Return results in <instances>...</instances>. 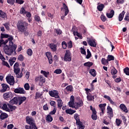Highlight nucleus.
<instances>
[{"label":"nucleus","mask_w":129,"mask_h":129,"mask_svg":"<svg viewBox=\"0 0 129 129\" xmlns=\"http://www.w3.org/2000/svg\"><path fill=\"white\" fill-rule=\"evenodd\" d=\"M9 115L6 113H2L0 115V118L2 120L6 119V118H8Z\"/></svg>","instance_id":"393cba45"},{"label":"nucleus","mask_w":129,"mask_h":129,"mask_svg":"<svg viewBox=\"0 0 129 129\" xmlns=\"http://www.w3.org/2000/svg\"><path fill=\"white\" fill-rule=\"evenodd\" d=\"M101 63L103 65H106V64H107V63H108V60L107 59V60L105 59V58H102L101 59Z\"/></svg>","instance_id":"8fccbe9b"},{"label":"nucleus","mask_w":129,"mask_h":129,"mask_svg":"<svg viewBox=\"0 0 129 129\" xmlns=\"http://www.w3.org/2000/svg\"><path fill=\"white\" fill-rule=\"evenodd\" d=\"M1 86L2 87V89L1 90V92H2V93L4 92H6V91L10 90V87L7 84L3 83L1 85Z\"/></svg>","instance_id":"9b49d317"},{"label":"nucleus","mask_w":129,"mask_h":129,"mask_svg":"<svg viewBox=\"0 0 129 129\" xmlns=\"http://www.w3.org/2000/svg\"><path fill=\"white\" fill-rule=\"evenodd\" d=\"M123 72L126 75L129 76V68L128 67L125 68L123 69Z\"/></svg>","instance_id":"4d7b16f0"},{"label":"nucleus","mask_w":129,"mask_h":129,"mask_svg":"<svg viewBox=\"0 0 129 129\" xmlns=\"http://www.w3.org/2000/svg\"><path fill=\"white\" fill-rule=\"evenodd\" d=\"M7 105L9 108H10L9 109H10L11 111H14V110H15L16 108H17V107L16 106L12 105L9 103L7 104Z\"/></svg>","instance_id":"7c9ffc66"},{"label":"nucleus","mask_w":129,"mask_h":129,"mask_svg":"<svg viewBox=\"0 0 129 129\" xmlns=\"http://www.w3.org/2000/svg\"><path fill=\"white\" fill-rule=\"evenodd\" d=\"M119 107L121 110H123L124 112H125L126 113H127L128 112V110H127V108H126V106H125V105L124 104H121L119 106Z\"/></svg>","instance_id":"6ab92c4d"},{"label":"nucleus","mask_w":129,"mask_h":129,"mask_svg":"<svg viewBox=\"0 0 129 129\" xmlns=\"http://www.w3.org/2000/svg\"><path fill=\"white\" fill-rule=\"evenodd\" d=\"M124 14H125V12H124V11H123L119 15L118 17V20L119 22H121L122 20H123V17H124Z\"/></svg>","instance_id":"aec40b11"},{"label":"nucleus","mask_w":129,"mask_h":129,"mask_svg":"<svg viewBox=\"0 0 129 129\" xmlns=\"http://www.w3.org/2000/svg\"><path fill=\"white\" fill-rule=\"evenodd\" d=\"M74 117L75 119L76 120V124L77 123H79L80 122H81V121H80V119H79V115H78V114L77 113L75 114Z\"/></svg>","instance_id":"cd10ccee"},{"label":"nucleus","mask_w":129,"mask_h":129,"mask_svg":"<svg viewBox=\"0 0 129 129\" xmlns=\"http://www.w3.org/2000/svg\"><path fill=\"white\" fill-rule=\"evenodd\" d=\"M67 46L68 49H71V48L73 47V45L72 44V41H70L69 42H68L67 43Z\"/></svg>","instance_id":"864d4df0"},{"label":"nucleus","mask_w":129,"mask_h":129,"mask_svg":"<svg viewBox=\"0 0 129 129\" xmlns=\"http://www.w3.org/2000/svg\"><path fill=\"white\" fill-rule=\"evenodd\" d=\"M3 26H4L7 30V31H10V23L9 22L5 23L3 24Z\"/></svg>","instance_id":"c03bdc74"},{"label":"nucleus","mask_w":129,"mask_h":129,"mask_svg":"<svg viewBox=\"0 0 129 129\" xmlns=\"http://www.w3.org/2000/svg\"><path fill=\"white\" fill-rule=\"evenodd\" d=\"M2 109L6 111H10V110H11L10 108L8 107V105L6 103H3Z\"/></svg>","instance_id":"c756f323"},{"label":"nucleus","mask_w":129,"mask_h":129,"mask_svg":"<svg viewBox=\"0 0 129 129\" xmlns=\"http://www.w3.org/2000/svg\"><path fill=\"white\" fill-rule=\"evenodd\" d=\"M26 17L29 23H31L32 22V14H31V13L27 12Z\"/></svg>","instance_id":"b1692460"},{"label":"nucleus","mask_w":129,"mask_h":129,"mask_svg":"<svg viewBox=\"0 0 129 129\" xmlns=\"http://www.w3.org/2000/svg\"><path fill=\"white\" fill-rule=\"evenodd\" d=\"M103 9H104V5L103 4H100L97 6V9L99 12H102Z\"/></svg>","instance_id":"2f4dec72"},{"label":"nucleus","mask_w":129,"mask_h":129,"mask_svg":"<svg viewBox=\"0 0 129 129\" xmlns=\"http://www.w3.org/2000/svg\"><path fill=\"white\" fill-rule=\"evenodd\" d=\"M9 40V45H6L4 47V51L8 56H11L14 53V51H16L17 49V45L14 44L13 42V40H14V37L13 36H10L9 38H8Z\"/></svg>","instance_id":"f257e3e1"},{"label":"nucleus","mask_w":129,"mask_h":129,"mask_svg":"<svg viewBox=\"0 0 129 129\" xmlns=\"http://www.w3.org/2000/svg\"><path fill=\"white\" fill-rule=\"evenodd\" d=\"M72 31L73 32L74 36H75V35H76V36L77 37H79L81 35V34H80V33H78V32H76L75 30L74 29V27H73L72 29Z\"/></svg>","instance_id":"58836bf2"},{"label":"nucleus","mask_w":129,"mask_h":129,"mask_svg":"<svg viewBox=\"0 0 129 129\" xmlns=\"http://www.w3.org/2000/svg\"><path fill=\"white\" fill-rule=\"evenodd\" d=\"M61 45L62 49H67V43H66L65 41L62 42Z\"/></svg>","instance_id":"603ef678"},{"label":"nucleus","mask_w":129,"mask_h":129,"mask_svg":"<svg viewBox=\"0 0 129 129\" xmlns=\"http://www.w3.org/2000/svg\"><path fill=\"white\" fill-rule=\"evenodd\" d=\"M45 81H46V80H45V78H44V77H43V76L40 75V80H39L40 83H41V84H43L45 83Z\"/></svg>","instance_id":"79ce46f5"},{"label":"nucleus","mask_w":129,"mask_h":129,"mask_svg":"<svg viewBox=\"0 0 129 129\" xmlns=\"http://www.w3.org/2000/svg\"><path fill=\"white\" fill-rule=\"evenodd\" d=\"M0 47H4V48L6 47V43H5V40L2 39V38H1L0 40Z\"/></svg>","instance_id":"37998d69"},{"label":"nucleus","mask_w":129,"mask_h":129,"mask_svg":"<svg viewBox=\"0 0 129 129\" xmlns=\"http://www.w3.org/2000/svg\"><path fill=\"white\" fill-rule=\"evenodd\" d=\"M10 37H13V36L10 35L9 34H7L1 33V39H4V38H9Z\"/></svg>","instance_id":"c9c22d12"},{"label":"nucleus","mask_w":129,"mask_h":129,"mask_svg":"<svg viewBox=\"0 0 129 129\" xmlns=\"http://www.w3.org/2000/svg\"><path fill=\"white\" fill-rule=\"evenodd\" d=\"M100 18H101V20L102 22H105V21H106V17L103 14H102L101 15Z\"/></svg>","instance_id":"338daca9"},{"label":"nucleus","mask_w":129,"mask_h":129,"mask_svg":"<svg viewBox=\"0 0 129 129\" xmlns=\"http://www.w3.org/2000/svg\"><path fill=\"white\" fill-rule=\"evenodd\" d=\"M14 92L15 93H19V94H25L26 93V91L23 88H17L14 90Z\"/></svg>","instance_id":"4468645a"},{"label":"nucleus","mask_w":129,"mask_h":129,"mask_svg":"<svg viewBox=\"0 0 129 129\" xmlns=\"http://www.w3.org/2000/svg\"><path fill=\"white\" fill-rule=\"evenodd\" d=\"M107 113L109 117H113V111L112 110V108L109 106H107Z\"/></svg>","instance_id":"ddd939ff"},{"label":"nucleus","mask_w":129,"mask_h":129,"mask_svg":"<svg viewBox=\"0 0 129 129\" xmlns=\"http://www.w3.org/2000/svg\"><path fill=\"white\" fill-rule=\"evenodd\" d=\"M92 118L93 120H96L97 119V115H96V112H94L92 114Z\"/></svg>","instance_id":"a19ab883"},{"label":"nucleus","mask_w":129,"mask_h":129,"mask_svg":"<svg viewBox=\"0 0 129 129\" xmlns=\"http://www.w3.org/2000/svg\"><path fill=\"white\" fill-rule=\"evenodd\" d=\"M66 90L68 92H72V91H73V87L72 85L68 86L66 88Z\"/></svg>","instance_id":"f704fd0d"},{"label":"nucleus","mask_w":129,"mask_h":129,"mask_svg":"<svg viewBox=\"0 0 129 129\" xmlns=\"http://www.w3.org/2000/svg\"><path fill=\"white\" fill-rule=\"evenodd\" d=\"M28 26H29V24L26 22H21L17 25V28L20 32L24 33L28 30Z\"/></svg>","instance_id":"7ed1b4c3"},{"label":"nucleus","mask_w":129,"mask_h":129,"mask_svg":"<svg viewBox=\"0 0 129 129\" xmlns=\"http://www.w3.org/2000/svg\"><path fill=\"white\" fill-rule=\"evenodd\" d=\"M27 54L28 56H32L33 55V50L31 48H29L27 51Z\"/></svg>","instance_id":"5fc2aeb1"},{"label":"nucleus","mask_w":129,"mask_h":129,"mask_svg":"<svg viewBox=\"0 0 129 129\" xmlns=\"http://www.w3.org/2000/svg\"><path fill=\"white\" fill-rule=\"evenodd\" d=\"M2 64L4 66H6V67H8V68H10V64H9V63H8V62L5 61V60H2Z\"/></svg>","instance_id":"13d9d810"},{"label":"nucleus","mask_w":129,"mask_h":129,"mask_svg":"<svg viewBox=\"0 0 129 129\" xmlns=\"http://www.w3.org/2000/svg\"><path fill=\"white\" fill-rule=\"evenodd\" d=\"M74 102L70 101L69 102V105L70 107H72V108H75V105H74Z\"/></svg>","instance_id":"09e8293b"},{"label":"nucleus","mask_w":129,"mask_h":129,"mask_svg":"<svg viewBox=\"0 0 129 129\" xmlns=\"http://www.w3.org/2000/svg\"><path fill=\"white\" fill-rule=\"evenodd\" d=\"M88 44L91 47H96V42H95V39L93 38H87Z\"/></svg>","instance_id":"1a4fd4ad"},{"label":"nucleus","mask_w":129,"mask_h":129,"mask_svg":"<svg viewBox=\"0 0 129 129\" xmlns=\"http://www.w3.org/2000/svg\"><path fill=\"white\" fill-rule=\"evenodd\" d=\"M56 111H57V108L54 107L53 110L50 112L49 114L53 115V114H55L56 113Z\"/></svg>","instance_id":"0e129e2a"},{"label":"nucleus","mask_w":129,"mask_h":129,"mask_svg":"<svg viewBox=\"0 0 129 129\" xmlns=\"http://www.w3.org/2000/svg\"><path fill=\"white\" fill-rule=\"evenodd\" d=\"M13 97H14V94L11 92H6L3 94V98H4L5 100H10V99H12Z\"/></svg>","instance_id":"0eeeda50"},{"label":"nucleus","mask_w":129,"mask_h":129,"mask_svg":"<svg viewBox=\"0 0 129 129\" xmlns=\"http://www.w3.org/2000/svg\"><path fill=\"white\" fill-rule=\"evenodd\" d=\"M77 125H78L79 129H84L85 127V126L82 124V122H80V123H78Z\"/></svg>","instance_id":"4c0bfd02"},{"label":"nucleus","mask_w":129,"mask_h":129,"mask_svg":"<svg viewBox=\"0 0 129 129\" xmlns=\"http://www.w3.org/2000/svg\"><path fill=\"white\" fill-rule=\"evenodd\" d=\"M106 16L108 19H111L114 16V11L111 10L110 13H106Z\"/></svg>","instance_id":"5701e85b"},{"label":"nucleus","mask_w":129,"mask_h":129,"mask_svg":"<svg viewBox=\"0 0 129 129\" xmlns=\"http://www.w3.org/2000/svg\"><path fill=\"white\" fill-rule=\"evenodd\" d=\"M87 55H86V58L87 59H89V58L91 57V52H90V51L88 49L87 50Z\"/></svg>","instance_id":"6e6d98bb"},{"label":"nucleus","mask_w":129,"mask_h":129,"mask_svg":"<svg viewBox=\"0 0 129 129\" xmlns=\"http://www.w3.org/2000/svg\"><path fill=\"white\" fill-rule=\"evenodd\" d=\"M20 71H21V69L19 68L14 69V72L16 75L17 78H22L23 77V73H20Z\"/></svg>","instance_id":"f8f14e48"},{"label":"nucleus","mask_w":129,"mask_h":129,"mask_svg":"<svg viewBox=\"0 0 129 129\" xmlns=\"http://www.w3.org/2000/svg\"><path fill=\"white\" fill-rule=\"evenodd\" d=\"M40 73L41 74H43L46 78H48V76L50 75V72H46L45 71L41 70L40 72Z\"/></svg>","instance_id":"c85d7f7f"},{"label":"nucleus","mask_w":129,"mask_h":129,"mask_svg":"<svg viewBox=\"0 0 129 129\" xmlns=\"http://www.w3.org/2000/svg\"><path fill=\"white\" fill-rule=\"evenodd\" d=\"M63 9L64 10V17H66L68 13H69V9H68V7L66 6V4H63Z\"/></svg>","instance_id":"412c9836"},{"label":"nucleus","mask_w":129,"mask_h":129,"mask_svg":"<svg viewBox=\"0 0 129 129\" xmlns=\"http://www.w3.org/2000/svg\"><path fill=\"white\" fill-rule=\"evenodd\" d=\"M124 21H126L127 22H129V13H127L125 15V16L124 18Z\"/></svg>","instance_id":"69168bd1"},{"label":"nucleus","mask_w":129,"mask_h":129,"mask_svg":"<svg viewBox=\"0 0 129 129\" xmlns=\"http://www.w3.org/2000/svg\"><path fill=\"white\" fill-rule=\"evenodd\" d=\"M63 60L66 61V62H71L72 60V55L69 50H67L66 51Z\"/></svg>","instance_id":"20e7f679"},{"label":"nucleus","mask_w":129,"mask_h":129,"mask_svg":"<svg viewBox=\"0 0 129 129\" xmlns=\"http://www.w3.org/2000/svg\"><path fill=\"white\" fill-rule=\"evenodd\" d=\"M115 122H116V125H117V126H119V125L121 124V122H122V121L118 118H116L115 120Z\"/></svg>","instance_id":"e433bc0d"},{"label":"nucleus","mask_w":129,"mask_h":129,"mask_svg":"<svg viewBox=\"0 0 129 129\" xmlns=\"http://www.w3.org/2000/svg\"><path fill=\"white\" fill-rule=\"evenodd\" d=\"M83 106V101L82 100H80L79 102L75 103V109H78L79 107Z\"/></svg>","instance_id":"f3484780"},{"label":"nucleus","mask_w":129,"mask_h":129,"mask_svg":"<svg viewBox=\"0 0 129 129\" xmlns=\"http://www.w3.org/2000/svg\"><path fill=\"white\" fill-rule=\"evenodd\" d=\"M54 73H56V74H61V73H62V70L56 69L54 71Z\"/></svg>","instance_id":"680f3d73"},{"label":"nucleus","mask_w":129,"mask_h":129,"mask_svg":"<svg viewBox=\"0 0 129 129\" xmlns=\"http://www.w3.org/2000/svg\"><path fill=\"white\" fill-rule=\"evenodd\" d=\"M26 99H27L26 97H15L10 101L9 103L12 105H14V104L21 105Z\"/></svg>","instance_id":"f03ea898"},{"label":"nucleus","mask_w":129,"mask_h":129,"mask_svg":"<svg viewBox=\"0 0 129 129\" xmlns=\"http://www.w3.org/2000/svg\"><path fill=\"white\" fill-rule=\"evenodd\" d=\"M49 94L51 97H54V98H59V93L56 90L49 91Z\"/></svg>","instance_id":"9d476101"},{"label":"nucleus","mask_w":129,"mask_h":129,"mask_svg":"<svg viewBox=\"0 0 129 129\" xmlns=\"http://www.w3.org/2000/svg\"><path fill=\"white\" fill-rule=\"evenodd\" d=\"M46 121L48 122H52L53 121V117L50 114H48L46 117Z\"/></svg>","instance_id":"bb28decb"},{"label":"nucleus","mask_w":129,"mask_h":129,"mask_svg":"<svg viewBox=\"0 0 129 129\" xmlns=\"http://www.w3.org/2000/svg\"><path fill=\"white\" fill-rule=\"evenodd\" d=\"M7 17V14L2 10H0V18H2V19H4L5 20Z\"/></svg>","instance_id":"a878e982"},{"label":"nucleus","mask_w":129,"mask_h":129,"mask_svg":"<svg viewBox=\"0 0 129 129\" xmlns=\"http://www.w3.org/2000/svg\"><path fill=\"white\" fill-rule=\"evenodd\" d=\"M24 88L25 90H30V85L29 84L26 83L24 85Z\"/></svg>","instance_id":"774afa93"},{"label":"nucleus","mask_w":129,"mask_h":129,"mask_svg":"<svg viewBox=\"0 0 129 129\" xmlns=\"http://www.w3.org/2000/svg\"><path fill=\"white\" fill-rule=\"evenodd\" d=\"M107 60L108 62L109 61H112L114 60V56H113V55H108L107 56Z\"/></svg>","instance_id":"a18cd8bd"},{"label":"nucleus","mask_w":129,"mask_h":129,"mask_svg":"<svg viewBox=\"0 0 129 129\" xmlns=\"http://www.w3.org/2000/svg\"><path fill=\"white\" fill-rule=\"evenodd\" d=\"M20 13L21 15H26V14H27V12L26 11V10H25V8H24L23 7H22L20 9Z\"/></svg>","instance_id":"49530a36"},{"label":"nucleus","mask_w":129,"mask_h":129,"mask_svg":"<svg viewBox=\"0 0 129 129\" xmlns=\"http://www.w3.org/2000/svg\"><path fill=\"white\" fill-rule=\"evenodd\" d=\"M93 65V63L90 61L85 62L84 64V66H86V67H91V66H92Z\"/></svg>","instance_id":"ea45409f"},{"label":"nucleus","mask_w":129,"mask_h":129,"mask_svg":"<svg viewBox=\"0 0 129 129\" xmlns=\"http://www.w3.org/2000/svg\"><path fill=\"white\" fill-rule=\"evenodd\" d=\"M117 73V71L115 69H113L111 70V74L112 75H115Z\"/></svg>","instance_id":"bf43d9fd"},{"label":"nucleus","mask_w":129,"mask_h":129,"mask_svg":"<svg viewBox=\"0 0 129 129\" xmlns=\"http://www.w3.org/2000/svg\"><path fill=\"white\" fill-rule=\"evenodd\" d=\"M6 81L8 84L10 85H14L16 82L15 81V78L14 76L11 75V74H9L8 76L6 77Z\"/></svg>","instance_id":"39448f33"},{"label":"nucleus","mask_w":129,"mask_h":129,"mask_svg":"<svg viewBox=\"0 0 129 129\" xmlns=\"http://www.w3.org/2000/svg\"><path fill=\"white\" fill-rule=\"evenodd\" d=\"M17 59L18 60H19V61H21L22 62L23 60H24L25 58L24 57V56L22 54H20L18 56Z\"/></svg>","instance_id":"3c124183"},{"label":"nucleus","mask_w":129,"mask_h":129,"mask_svg":"<svg viewBox=\"0 0 129 129\" xmlns=\"http://www.w3.org/2000/svg\"><path fill=\"white\" fill-rule=\"evenodd\" d=\"M46 56L47 57L49 64L53 63V59H52V54L50 52L46 53Z\"/></svg>","instance_id":"a211bd4d"},{"label":"nucleus","mask_w":129,"mask_h":129,"mask_svg":"<svg viewBox=\"0 0 129 129\" xmlns=\"http://www.w3.org/2000/svg\"><path fill=\"white\" fill-rule=\"evenodd\" d=\"M66 113H67L68 114H71L72 115L74 113H75V112H76V110H74L70 108V109H67L66 110Z\"/></svg>","instance_id":"4be33fe9"},{"label":"nucleus","mask_w":129,"mask_h":129,"mask_svg":"<svg viewBox=\"0 0 129 129\" xmlns=\"http://www.w3.org/2000/svg\"><path fill=\"white\" fill-rule=\"evenodd\" d=\"M26 120L28 124H30V125L36 124V123H35V120H34V118L32 117L27 116L26 117Z\"/></svg>","instance_id":"6e6552de"},{"label":"nucleus","mask_w":129,"mask_h":129,"mask_svg":"<svg viewBox=\"0 0 129 129\" xmlns=\"http://www.w3.org/2000/svg\"><path fill=\"white\" fill-rule=\"evenodd\" d=\"M89 73L93 76V77H95L96 76V71L94 69H92L90 71Z\"/></svg>","instance_id":"72a5a7b5"},{"label":"nucleus","mask_w":129,"mask_h":129,"mask_svg":"<svg viewBox=\"0 0 129 129\" xmlns=\"http://www.w3.org/2000/svg\"><path fill=\"white\" fill-rule=\"evenodd\" d=\"M106 106V103L100 104L99 107L100 108L101 112L100 113V115H103L104 113V110H105V107Z\"/></svg>","instance_id":"2eb2a0df"},{"label":"nucleus","mask_w":129,"mask_h":129,"mask_svg":"<svg viewBox=\"0 0 129 129\" xmlns=\"http://www.w3.org/2000/svg\"><path fill=\"white\" fill-rule=\"evenodd\" d=\"M85 91H86V93L87 95V99L88 101H92V100H94V96H92V95L89 93V91H91L90 89L86 88Z\"/></svg>","instance_id":"423d86ee"},{"label":"nucleus","mask_w":129,"mask_h":129,"mask_svg":"<svg viewBox=\"0 0 129 129\" xmlns=\"http://www.w3.org/2000/svg\"><path fill=\"white\" fill-rule=\"evenodd\" d=\"M113 89H114V90L115 91H118L119 93L121 92V89L120 87H114Z\"/></svg>","instance_id":"052dcab7"},{"label":"nucleus","mask_w":129,"mask_h":129,"mask_svg":"<svg viewBox=\"0 0 129 129\" xmlns=\"http://www.w3.org/2000/svg\"><path fill=\"white\" fill-rule=\"evenodd\" d=\"M7 3L9 5H11V6H13L15 5V0H7Z\"/></svg>","instance_id":"e2e57ef3"},{"label":"nucleus","mask_w":129,"mask_h":129,"mask_svg":"<svg viewBox=\"0 0 129 129\" xmlns=\"http://www.w3.org/2000/svg\"><path fill=\"white\" fill-rule=\"evenodd\" d=\"M54 32L57 34V35H61L62 34V30L60 29H54Z\"/></svg>","instance_id":"de8ad7c7"},{"label":"nucleus","mask_w":129,"mask_h":129,"mask_svg":"<svg viewBox=\"0 0 129 129\" xmlns=\"http://www.w3.org/2000/svg\"><path fill=\"white\" fill-rule=\"evenodd\" d=\"M49 47L52 52H56V51H57V44H55L51 43L49 44Z\"/></svg>","instance_id":"dca6fc26"},{"label":"nucleus","mask_w":129,"mask_h":129,"mask_svg":"<svg viewBox=\"0 0 129 129\" xmlns=\"http://www.w3.org/2000/svg\"><path fill=\"white\" fill-rule=\"evenodd\" d=\"M59 99H57V105L58 107L61 108L62 106H63V103H62V100L60 99V98H58Z\"/></svg>","instance_id":"473e14b6"}]
</instances>
